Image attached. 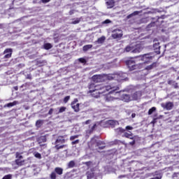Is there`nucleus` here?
<instances>
[{"label": "nucleus", "mask_w": 179, "mask_h": 179, "mask_svg": "<svg viewBox=\"0 0 179 179\" xmlns=\"http://www.w3.org/2000/svg\"><path fill=\"white\" fill-rule=\"evenodd\" d=\"M120 87L117 85H107L104 86L103 84L99 85H96L95 83H92L89 85L90 93H93V97L97 99L100 97V94L106 93V92H109V94H116V93H120L119 90Z\"/></svg>", "instance_id": "1"}, {"label": "nucleus", "mask_w": 179, "mask_h": 179, "mask_svg": "<svg viewBox=\"0 0 179 179\" xmlns=\"http://www.w3.org/2000/svg\"><path fill=\"white\" fill-rule=\"evenodd\" d=\"M126 64L128 66L130 71H134V69H142V66H143V63L135 64V60L134 59L127 61Z\"/></svg>", "instance_id": "2"}, {"label": "nucleus", "mask_w": 179, "mask_h": 179, "mask_svg": "<svg viewBox=\"0 0 179 179\" xmlns=\"http://www.w3.org/2000/svg\"><path fill=\"white\" fill-rule=\"evenodd\" d=\"M141 45H136L135 47L132 45H127L124 49V51H126V52H129L130 51H131V52H133L134 54H138L141 52Z\"/></svg>", "instance_id": "3"}, {"label": "nucleus", "mask_w": 179, "mask_h": 179, "mask_svg": "<svg viewBox=\"0 0 179 179\" xmlns=\"http://www.w3.org/2000/svg\"><path fill=\"white\" fill-rule=\"evenodd\" d=\"M137 58L143 61V64H146V62H149V61H152V59L155 58V55H153V54L152 53H148L142 56H139Z\"/></svg>", "instance_id": "4"}, {"label": "nucleus", "mask_w": 179, "mask_h": 179, "mask_svg": "<svg viewBox=\"0 0 179 179\" xmlns=\"http://www.w3.org/2000/svg\"><path fill=\"white\" fill-rule=\"evenodd\" d=\"M106 76L103 75H94L92 76V80L95 83H100L101 82H104L106 80Z\"/></svg>", "instance_id": "5"}, {"label": "nucleus", "mask_w": 179, "mask_h": 179, "mask_svg": "<svg viewBox=\"0 0 179 179\" xmlns=\"http://www.w3.org/2000/svg\"><path fill=\"white\" fill-rule=\"evenodd\" d=\"M112 37L113 38H121V37H122V30L120 29H114L112 31Z\"/></svg>", "instance_id": "6"}, {"label": "nucleus", "mask_w": 179, "mask_h": 179, "mask_svg": "<svg viewBox=\"0 0 179 179\" xmlns=\"http://www.w3.org/2000/svg\"><path fill=\"white\" fill-rule=\"evenodd\" d=\"M161 106L164 110H173V107H174V103H173L172 102L162 103L161 104Z\"/></svg>", "instance_id": "7"}, {"label": "nucleus", "mask_w": 179, "mask_h": 179, "mask_svg": "<svg viewBox=\"0 0 179 179\" xmlns=\"http://www.w3.org/2000/svg\"><path fill=\"white\" fill-rule=\"evenodd\" d=\"M131 100H139L142 97V92L137 91L131 95Z\"/></svg>", "instance_id": "8"}, {"label": "nucleus", "mask_w": 179, "mask_h": 179, "mask_svg": "<svg viewBox=\"0 0 179 179\" xmlns=\"http://www.w3.org/2000/svg\"><path fill=\"white\" fill-rule=\"evenodd\" d=\"M121 100L122 101H125L126 103H128L129 101H132V99L129 94H124L121 96Z\"/></svg>", "instance_id": "9"}, {"label": "nucleus", "mask_w": 179, "mask_h": 179, "mask_svg": "<svg viewBox=\"0 0 179 179\" xmlns=\"http://www.w3.org/2000/svg\"><path fill=\"white\" fill-rule=\"evenodd\" d=\"M12 52L13 50L11 48L6 49L3 52V54H5L4 58H10L12 57Z\"/></svg>", "instance_id": "10"}, {"label": "nucleus", "mask_w": 179, "mask_h": 179, "mask_svg": "<svg viewBox=\"0 0 179 179\" xmlns=\"http://www.w3.org/2000/svg\"><path fill=\"white\" fill-rule=\"evenodd\" d=\"M108 125H110L112 128H114V127H117V125H119V122L117 120H108L107 121Z\"/></svg>", "instance_id": "11"}, {"label": "nucleus", "mask_w": 179, "mask_h": 179, "mask_svg": "<svg viewBox=\"0 0 179 179\" xmlns=\"http://www.w3.org/2000/svg\"><path fill=\"white\" fill-rule=\"evenodd\" d=\"M71 108L74 110L76 113H78L79 111V103H77L76 102H73L71 104Z\"/></svg>", "instance_id": "12"}, {"label": "nucleus", "mask_w": 179, "mask_h": 179, "mask_svg": "<svg viewBox=\"0 0 179 179\" xmlns=\"http://www.w3.org/2000/svg\"><path fill=\"white\" fill-rule=\"evenodd\" d=\"M96 146H98L99 149L102 150V149H104L106 148V143L104 142L99 141L96 142Z\"/></svg>", "instance_id": "13"}, {"label": "nucleus", "mask_w": 179, "mask_h": 179, "mask_svg": "<svg viewBox=\"0 0 179 179\" xmlns=\"http://www.w3.org/2000/svg\"><path fill=\"white\" fill-rule=\"evenodd\" d=\"M61 143H65V140L62 136L58 137L55 143V145H61Z\"/></svg>", "instance_id": "14"}, {"label": "nucleus", "mask_w": 179, "mask_h": 179, "mask_svg": "<svg viewBox=\"0 0 179 179\" xmlns=\"http://www.w3.org/2000/svg\"><path fill=\"white\" fill-rule=\"evenodd\" d=\"M106 41V36H101L97 39L94 43L95 44H103Z\"/></svg>", "instance_id": "15"}, {"label": "nucleus", "mask_w": 179, "mask_h": 179, "mask_svg": "<svg viewBox=\"0 0 179 179\" xmlns=\"http://www.w3.org/2000/svg\"><path fill=\"white\" fill-rule=\"evenodd\" d=\"M55 173L56 174H58V176H62V173H64V169H62V168L56 167L55 169Z\"/></svg>", "instance_id": "16"}, {"label": "nucleus", "mask_w": 179, "mask_h": 179, "mask_svg": "<svg viewBox=\"0 0 179 179\" xmlns=\"http://www.w3.org/2000/svg\"><path fill=\"white\" fill-rule=\"evenodd\" d=\"M154 50L157 54H160V45L159 43H155L154 45Z\"/></svg>", "instance_id": "17"}, {"label": "nucleus", "mask_w": 179, "mask_h": 179, "mask_svg": "<svg viewBox=\"0 0 179 179\" xmlns=\"http://www.w3.org/2000/svg\"><path fill=\"white\" fill-rule=\"evenodd\" d=\"M38 142H39V143H43L45 142H47V137L45 136H41L40 138H38Z\"/></svg>", "instance_id": "18"}, {"label": "nucleus", "mask_w": 179, "mask_h": 179, "mask_svg": "<svg viewBox=\"0 0 179 179\" xmlns=\"http://www.w3.org/2000/svg\"><path fill=\"white\" fill-rule=\"evenodd\" d=\"M19 104V102L17 101H14L13 102H10L5 105V107H13V106H16Z\"/></svg>", "instance_id": "19"}, {"label": "nucleus", "mask_w": 179, "mask_h": 179, "mask_svg": "<svg viewBox=\"0 0 179 179\" xmlns=\"http://www.w3.org/2000/svg\"><path fill=\"white\" fill-rule=\"evenodd\" d=\"M115 131L117 135H121V134H124L125 132V129L121 127L115 129Z\"/></svg>", "instance_id": "20"}, {"label": "nucleus", "mask_w": 179, "mask_h": 179, "mask_svg": "<svg viewBox=\"0 0 179 179\" xmlns=\"http://www.w3.org/2000/svg\"><path fill=\"white\" fill-rule=\"evenodd\" d=\"M124 136H125V138H128L129 139L134 140V135L131 132H129V133L124 132Z\"/></svg>", "instance_id": "21"}, {"label": "nucleus", "mask_w": 179, "mask_h": 179, "mask_svg": "<svg viewBox=\"0 0 179 179\" xmlns=\"http://www.w3.org/2000/svg\"><path fill=\"white\" fill-rule=\"evenodd\" d=\"M115 3V2L114 1V0H109L106 2L108 8H113Z\"/></svg>", "instance_id": "22"}, {"label": "nucleus", "mask_w": 179, "mask_h": 179, "mask_svg": "<svg viewBox=\"0 0 179 179\" xmlns=\"http://www.w3.org/2000/svg\"><path fill=\"white\" fill-rule=\"evenodd\" d=\"M75 164H76L75 161H70L67 164V167L68 169H73V167H75Z\"/></svg>", "instance_id": "23"}, {"label": "nucleus", "mask_w": 179, "mask_h": 179, "mask_svg": "<svg viewBox=\"0 0 179 179\" xmlns=\"http://www.w3.org/2000/svg\"><path fill=\"white\" fill-rule=\"evenodd\" d=\"M140 13H141L140 11H134L131 14L127 15V19H131V17H132V16H136V15H138Z\"/></svg>", "instance_id": "24"}, {"label": "nucleus", "mask_w": 179, "mask_h": 179, "mask_svg": "<svg viewBox=\"0 0 179 179\" xmlns=\"http://www.w3.org/2000/svg\"><path fill=\"white\" fill-rule=\"evenodd\" d=\"M97 127V124H94L90 129L87 131V134H92L94 129H96V127Z\"/></svg>", "instance_id": "25"}, {"label": "nucleus", "mask_w": 179, "mask_h": 179, "mask_svg": "<svg viewBox=\"0 0 179 179\" xmlns=\"http://www.w3.org/2000/svg\"><path fill=\"white\" fill-rule=\"evenodd\" d=\"M93 47V45H85L83 46V51H89L90 48Z\"/></svg>", "instance_id": "26"}, {"label": "nucleus", "mask_w": 179, "mask_h": 179, "mask_svg": "<svg viewBox=\"0 0 179 179\" xmlns=\"http://www.w3.org/2000/svg\"><path fill=\"white\" fill-rule=\"evenodd\" d=\"M43 47L45 50H51L52 45H51V43H45Z\"/></svg>", "instance_id": "27"}, {"label": "nucleus", "mask_w": 179, "mask_h": 179, "mask_svg": "<svg viewBox=\"0 0 179 179\" xmlns=\"http://www.w3.org/2000/svg\"><path fill=\"white\" fill-rule=\"evenodd\" d=\"M105 100H106V101H113L114 97H113L110 94H108L105 97Z\"/></svg>", "instance_id": "28"}, {"label": "nucleus", "mask_w": 179, "mask_h": 179, "mask_svg": "<svg viewBox=\"0 0 179 179\" xmlns=\"http://www.w3.org/2000/svg\"><path fill=\"white\" fill-rule=\"evenodd\" d=\"M155 66H156V64L153 63L152 64H150V66H148L147 67H145V69L147 71H150V69H153Z\"/></svg>", "instance_id": "29"}, {"label": "nucleus", "mask_w": 179, "mask_h": 179, "mask_svg": "<svg viewBox=\"0 0 179 179\" xmlns=\"http://www.w3.org/2000/svg\"><path fill=\"white\" fill-rule=\"evenodd\" d=\"M155 111H156V107L151 108L148 110V115H152V114H153V113H155Z\"/></svg>", "instance_id": "30"}, {"label": "nucleus", "mask_w": 179, "mask_h": 179, "mask_svg": "<svg viewBox=\"0 0 179 179\" xmlns=\"http://www.w3.org/2000/svg\"><path fill=\"white\" fill-rule=\"evenodd\" d=\"M21 159H17L15 160V163L17 166H23V163H24V161H20Z\"/></svg>", "instance_id": "31"}, {"label": "nucleus", "mask_w": 179, "mask_h": 179, "mask_svg": "<svg viewBox=\"0 0 179 179\" xmlns=\"http://www.w3.org/2000/svg\"><path fill=\"white\" fill-rule=\"evenodd\" d=\"M56 145L55 146V149L57 150H59V149H63V148H65V145H59V144H55Z\"/></svg>", "instance_id": "32"}, {"label": "nucleus", "mask_w": 179, "mask_h": 179, "mask_svg": "<svg viewBox=\"0 0 179 179\" xmlns=\"http://www.w3.org/2000/svg\"><path fill=\"white\" fill-rule=\"evenodd\" d=\"M106 78H107V79H108V80H113V79H114L115 78V75H113V74H110L109 76H106Z\"/></svg>", "instance_id": "33"}, {"label": "nucleus", "mask_w": 179, "mask_h": 179, "mask_svg": "<svg viewBox=\"0 0 179 179\" xmlns=\"http://www.w3.org/2000/svg\"><path fill=\"white\" fill-rule=\"evenodd\" d=\"M65 110H66V107L62 106L61 108H59L58 113L61 114V113H64Z\"/></svg>", "instance_id": "34"}, {"label": "nucleus", "mask_w": 179, "mask_h": 179, "mask_svg": "<svg viewBox=\"0 0 179 179\" xmlns=\"http://www.w3.org/2000/svg\"><path fill=\"white\" fill-rule=\"evenodd\" d=\"M50 178L51 179H57V173L55 171L51 173Z\"/></svg>", "instance_id": "35"}, {"label": "nucleus", "mask_w": 179, "mask_h": 179, "mask_svg": "<svg viewBox=\"0 0 179 179\" xmlns=\"http://www.w3.org/2000/svg\"><path fill=\"white\" fill-rule=\"evenodd\" d=\"M80 22V19L77 18L76 20H75L71 22V24H78V23H79Z\"/></svg>", "instance_id": "36"}, {"label": "nucleus", "mask_w": 179, "mask_h": 179, "mask_svg": "<svg viewBox=\"0 0 179 179\" xmlns=\"http://www.w3.org/2000/svg\"><path fill=\"white\" fill-rule=\"evenodd\" d=\"M78 138H79L78 135H76V136H71L70 137V141H75V139H78Z\"/></svg>", "instance_id": "37"}, {"label": "nucleus", "mask_w": 179, "mask_h": 179, "mask_svg": "<svg viewBox=\"0 0 179 179\" xmlns=\"http://www.w3.org/2000/svg\"><path fill=\"white\" fill-rule=\"evenodd\" d=\"M173 179H179V173H175L173 175Z\"/></svg>", "instance_id": "38"}, {"label": "nucleus", "mask_w": 179, "mask_h": 179, "mask_svg": "<svg viewBox=\"0 0 179 179\" xmlns=\"http://www.w3.org/2000/svg\"><path fill=\"white\" fill-rule=\"evenodd\" d=\"M2 179H12V175L8 174V175H6L3 177Z\"/></svg>", "instance_id": "39"}, {"label": "nucleus", "mask_w": 179, "mask_h": 179, "mask_svg": "<svg viewBox=\"0 0 179 179\" xmlns=\"http://www.w3.org/2000/svg\"><path fill=\"white\" fill-rule=\"evenodd\" d=\"M16 158L19 159H23V156L20 155V153L16 152Z\"/></svg>", "instance_id": "40"}, {"label": "nucleus", "mask_w": 179, "mask_h": 179, "mask_svg": "<svg viewBox=\"0 0 179 179\" xmlns=\"http://www.w3.org/2000/svg\"><path fill=\"white\" fill-rule=\"evenodd\" d=\"M79 62H81V64H86V59L84 58H80L78 59Z\"/></svg>", "instance_id": "41"}, {"label": "nucleus", "mask_w": 179, "mask_h": 179, "mask_svg": "<svg viewBox=\"0 0 179 179\" xmlns=\"http://www.w3.org/2000/svg\"><path fill=\"white\" fill-rule=\"evenodd\" d=\"M155 24H156L155 22H151L150 24L148 25V29H150V27H155Z\"/></svg>", "instance_id": "42"}, {"label": "nucleus", "mask_w": 179, "mask_h": 179, "mask_svg": "<svg viewBox=\"0 0 179 179\" xmlns=\"http://www.w3.org/2000/svg\"><path fill=\"white\" fill-rule=\"evenodd\" d=\"M69 99H71L70 96H67L64 97V103H66L67 101H69Z\"/></svg>", "instance_id": "43"}, {"label": "nucleus", "mask_w": 179, "mask_h": 179, "mask_svg": "<svg viewBox=\"0 0 179 179\" xmlns=\"http://www.w3.org/2000/svg\"><path fill=\"white\" fill-rule=\"evenodd\" d=\"M35 157H36L37 159H41V154L38 153V152H36L35 155H34Z\"/></svg>", "instance_id": "44"}, {"label": "nucleus", "mask_w": 179, "mask_h": 179, "mask_svg": "<svg viewBox=\"0 0 179 179\" xmlns=\"http://www.w3.org/2000/svg\"><path fill=\"white\" fill-rule=\"evenodd\" d=\"M78 143H79V139L71 142V145H78Z\"/></svg>", "instance_id": "45"}, {"label": "nucleus", "mask_w": 179, "mask_h": 179, "mask_svg": "<svg viewBox=\"0 0 179 179\" xmlns=\"http://www.w3.org/2000/svg\"><path fill=\"white\" fill-rule=\"evenodd\" d=\"M108 23H111V21L110 20H106L103 22V24H108Z\"/></svg>", "instance_id": "46"}, {"label": "nucleus", "mask_w": 179, "mask_h": 179, "mask_svg": "<svg viewBox=\"0 0 179 179\" xmlns=\"http://www.w3.org/2000/svg\"><path fill=\"white\" fill-rule=\"evenodd\" d=\"M172 86L174 87V89H177L178 87V84L176 82L172 84Z\"/></svg>", "instance_id": "47"}, {"label": "nucleus", "mask_w": 179, "mask_h": 179, "mask_svg": "<svg viewBox=\"0 0 179 179\" xmlns=\"http://www.w3.org/2000/svg\"><path fill=\"white\" fill-rule=\"evenodd\" d=\"M126 129L127 131H132V129H134V127H131V126H127L126 127Z\"/></svg>", "instance_id": "48"}, {"label": "nucleus", "mask_w": 179, "mask_h": 179, "mask_svg": "<svg viewBox=\"0 0 179 179\" xmlns=\"http://www.w3.org/2000/svg\"><path fill=\"white\" fill-rule=\"evenodd\" d=\"M52 113H54V109L53 108H50L49 112H48L49 115H52Z\"/></svg>", "instance_id": "49"}, {"label": "nucleus", "mask_w": 179, "mask_h": 179, "mask_svg": "<svg viewBox=\"0 0 179 179\" xmlns=\"http://www.w3.org/2000/svg\"><path fill=\"white\" fill-rule=\"evenodd\" d=\"M43 3H48V2H50L51 0H41Z\"/></svg>", "instance_id": "50"}, {"label": "nucleus", "mask_w": 179, "mask_h": 179, "mask_svg": "<svg viewBox=\"0 0 179 179\" xmlns=\"http://www.w3.org/2000/svg\"><path fill=\"white\" fill-rule=\"evenodd\" d=\"M129 145H131V146H134V145H135V140H133L131 142H130Z\"/></svg>", "instance_id": "51"}, {"label": "nucleus", "mask_w": 179, "mask_h": 179, "mask_svg": "<svg viewBox=\"0 0 179 179\" xmlns=\"http://www.w3.org/2000/svg\"><path fill=\"white\" fill-rule=\"evenodd\" d=\"M90 122H92V120H87V121L85 122V124H86V125H87V124H90Z\"/></svg>", "instance_id": "52"}, {"label": "nucleus", "mask_w": 179, "mask_h": 179, "mask_svg": "<svg viewBox=\"0 0 179 179\" xmlns=\"http://www.w3.org/2000/svg\"><path fill=\"white\" fill-rule=\"evenodd\" d=\"M27 79H31V75L28 74V75L27 76Z\"/></svg>", "instance_id": "53"}, {"label": "nucleus", "mask_w": 179, "mask_h": 179, "mask_svg": "<svg viewBox=\"0 0 179 179\" xmlns=\"http://www.w3.org/2000/svg\"><path fill=\"white\" fill-rule=\"evenodd\" d=\"M40 124H41V120H37L36 125H40Z\"/></svg>", "instance_id": "54"}, {"label": "nucleus", "mask_w": 179, "mask_h": 179, "mask_svg": "<svg viewBox=\"0 0 179 179\" xmlns=\"http://www.w3.org/2000/svg\"><path fill=\"white\" fill-rule=\"evenodd\" d=\"M173 83H174V81H173V80H170L168 82L169 85H173Z\"/></svg>", "instance_id": "55"}, {"label": "nucleus", "mask_w": 179, "mask_h": 179, "mask_svg": "<svg viewBox=\"0 0 179 179\" xmlns=\"http://www.w3.org/2000/svg\"><path fill=\"white\" fill-rule=\"evenodd\" d=\"M136 116V115L135 113H132V115H131L132 118H135Z\"/></svg>", "instance_id": "56"}, {"label": "nucleus", "mask_w": 179, "mask_h": 179, "mask_svg": "<svg viewBox=\"0 0 179 179\" xmlns=\"http://www.w3.org/2000/svg\"><path fill=\"white\" fill-rule=\"evenodd\" d=\"M70 15H73V10L70 11Z\"/></svg>", "instance_id": "57"}, {"label": "nucleus", "mask_w": 179, "mask_h": 179, "mask_svg": "<svg viewBox=\"0 0 179 179\" xmlns=\"http://www.w3.org/2000/svg\"><path fill=\"white\" fill-rule=\"evenodd\" d=\"M15 90H17V87H14Z\"/></svg>", "instance_id": "58"}, {"label": "nucleus", "mask_w": 179, "mask_h": 179, "mask_svg": "<svg viewBox=\"0 0 179 179\" xmlns=\"http://www.w3.org/2000/svg\"><path fill=\"white\" fill-rule=\"evenodd\" d=\"M0 27H1V24H0Z\"/></svg>", "instance_id": "59"}, {"label": "nucleus", "mask_w": 179, "mask_h": 179, "mask_svg": "<svg viewBox=\"0 0 179 179\" xmlns=\"http://www.w3.org/2000/svg\"><path fill=\"white\" fill-rule=\"evenodd\" d=\"M178 118H179V115H178Z\"/></svg>", "instance_id": "60"}]
</instances>
